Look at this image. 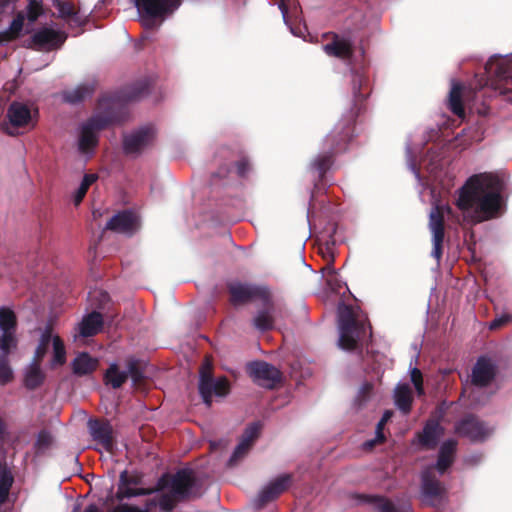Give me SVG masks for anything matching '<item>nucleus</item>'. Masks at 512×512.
Instances as JSON below:
<instances>
[{
    "label": "nucleus",
    "instance_id": "obj_1",
    "mask_svg": "<svg viewBox=\"0 0 512 512\" xmlns=\"http://www.w3.org/2000/svg\"><path fill=\"white\" fill-rule=\"evenodd\" d=\"M501 197L492 175L479 174L470 177L459 190L456 205L465 220L479 223L496 216Z\"/></svg>",
    "mask_w": 512,
    "mask_h": 512
},
{
    "label": "nucleus",
    "instance_id": "obj_2",
    "mask_svg": "<svg viewBox=\"0 0 512 512\" xmlns=\"http://www.w3.org/2000/svg\"><path fill=\"white\" fill-rule=\"evenodd\" d=\"M194 477L190 469H182L173 475H163L157 483V491L149 500L145 510L126 505L115 508L112 512H148L152 506H159L164 512H170L176 501L193 494Z\"/></svg>",
    "mask_w": 512,
    "mask_h": 512
},
{
    "label": "nucleus",
    "instance_id": "obj_3",
    "mask_svg": "<svg viewBox=\"0 0 512 512\" xmlns=\"http://www.w3.org/2000/svg\"><path fill=\"white\" fill-rule=\"evenodd\" d=\"M338 345L343 350H353L357 342L371 335V327L360 316V311L346 304L338 306Z\"/></svg>",
    "mask_w": 512,
    "mask_h": 512
},
{
    "label": "nucleus",
    "instance_id": "obj_4",
    "mask_svg": "<svg viewBox=\"0 0 512 512\" xmlns=\"http://www.w3.org/2000/svg\"><path fill=\"white\" fill-rule=\"evenodd\" d=\"M211 362L206 359L200 370L199 392L206 405H211L213 396L224 397L229 393V384L225 378H211Z\"/></svg>",
    "mask_w": 512,
    "mask_h": 512
},
{
    "label": "nucleus",
    "instance_id": "obj_5",
    "mask_svg": "<svg viewBox=\"0 0 512 512\" xmlns=\"http://www.w3.org/2000/svg\"><path fill=\"white\" fill-rule=\"evenodd\" d=\"M138 11L145 14L143 25H152V18L163 17L174 12L181 4V0H132Z\"/></svg>",
    "mask_w": 512,
    "mask_h": 512
},
{
    "label": "nucleus",
    "instance_id": "obj_6",
    "mask_svg": "<svg viewBox=\"0 0 512 512\" xmlns=\"http://www.w3.org/2000/svg\"><path fill=\"white\" fill-rule=\"evenodd\" d=\"M451 208L447 205H436L429 215V227L432 233V256L439 261L442 256V244L444 240V215L449 214Z\"/></svg>",
    "mask_w": 512,
    "mask_h": 512
},
{
    "label": "nucleus",
    "instance_id": "obj_7",
    "mask_svg": "<svg viewBox=\"0 0 512 512\" xmlns=\"http://www.w3.org/2000/svg\"><path fill=\"white\" fill-rule=\"evenodd\" d=\"M65 41L62 33L52 28H42L36 31L27 44L28 48L50 51L60 47Z\"/></svg>",
    "mask_w": 512,
    "mask_h": 512
},
{
    "label": "nucleus",
    "instance_id": "obj_8",
    "mask_svg": "<svg viewBox=\"0 0 512 512\" xmlns=\"http://www.w3.org/2000/svg\"><path fill=\"white\" fill-rule=\"evenodd\" d=\"M249 374L258 385L272 388L280 380V371L271 364L257 361L248 367Z\"/></svg>",
    "mask_w": 512,
    "mask_h": 512
},
{
    "label": "nucleus",
    "instance_id": "obj_9",
    "mask_svg": "<svg viewBox=\"0 0 512 512\" xmlns=\"http://www.w3.org/2000/svg\"><path fill=\"white\" fill-rule=\"evenodd\" d=\"M155 129L152 126H144L125 136L123 149L127 154H135L147 147L155 138Z\"/></svg>",
    "mask_w": 512,
    "mask_h": 512
},
{
    "label": "nucleus",
    "instance_id": "obj_10",
    "mask_svg": "<svg viewBox=\"0 0 512 512\" xmlns=\"http://www.w3.org/2000/svg\"><path fill=\"white\" fill-rule=\"evenodd\" d=\"M139 227V217L131 211L120 212L113 216L107 223L108 229L125 235H132Z\"/></svg>",
    "mask_w": 512,
    "mask_h": 512
},
{
    "label": "nucleus",
    "instance_id": "obj_11",
    "mask_svg": "<svg viewBox=\"0 0 512 512\" xmlns=\"http://www.w3.org/2000/svg\"><path fill=\"white\" fill-rule=\"evenodd\" d=\"M6 117L13 128L35 126L30 108L21 102H12L7 109Z\"/></svg>",
    "mask_w": 512,
    "mask_h": 512
},
{
    "label": "nucleus",
    "instance_id": "obj_12",
    "mask_svg": "<svg viewBox=\"0 0 512 512\" xmlns=\"http://www.w3.org/2000/svg\"><path fill=\"white\" fill-rule=\"evenodd\" d=\"M290 483L289 475H282L277 479L271 481L266 486L262 488L259 492L258 497L256 499V505L258 507L263 506L268 501H271L278 497L285 489L288 487Z\"/></svg>",
    "mask_w": 512,
    "mask_h": 512
},
{
    "label": "nucleus",
    "instance_id": "obj_13",
    "mask_svg": "<svg viewBox=\"0 0 512 512\" xmlns=\"http://www.w3.org/2000/svg\"><path fill=\"white\" fill-rule=\"evenodd\" d=\"M456 431L458 434L468 437L472 441H482L491 433L490 429L473 418L459 422L456 426Z\"/></svg>",
    "mask_w": 512,
    "mask_h": 512
},
{
    "label": "nucleus",
    "instance_id": "obj_14",
    "mask_svg": "<svg viewBox=\"0 0 512 512\" xmlns=\"http://www.w3.org/2000/svg\"><path fill=\"white\" fill-rule=\"evenodd\" d=\"M495 375V365L490 359L481 357L472 371V384L476 387L486 386Z\"/></svg>",
    "mask_w": 512,
    "mask_h": 512
},
{
    "label": "nucleus",
    "instance_id": "obj_15",
    "mask_svg": "<svg viewBox=\"0 0 512 512\" xmlns=\"http://www.w3.org/2000/svg\"><path fill=\"white\" fill-rule=\"evenodd\" d=\"M444 490L440 483L436 480H431L427 472L422 475V499L423 502L429 505H437L443 498Z\"/></svg>",
    "mask_w": 512,
    "mask_h": 512
},
{
    "label": "nucleus",
    "instance_id": "obj_16",
    "mask_svg": "<svg viewBox=\"0 0 512 512\" xmlns=\"http://www.w3.org/2000/svg\"><path fill=\"white\" fill-rule=\"evenodd\" d=\"M260 431V425L253 423L244 432L241 441L236 446L232 456L229 459V464H234L237 460L243 457L249 450L253 441L257 438Z\"/></svg>",
    "mask_w": 512,
    "mask_h": 512
},
{
    "label": "nucleus",
    "instance_id": "obj_17",
    "mask_svg": "<svg viewBox=\"0 0 512 512\" xmlns=\"http://www.w3.org/2000/svg\"><path fill=\"white\" fill-rule=\"evenodd\" d=\"M95 86L93 84H80L73 89L64 90L61 93L63 102L71 105H77L91 98L94 94Z\"/></svg>",
    "mask_w": 512,
    "mask_h": 512
},
{
    "label": "nucleus",
    "instance_id": "obj_18",
    "mask_svg": "<svg viewBox=\"0 0 512 512\" xmlns=\"http://www.w3.org/2000/svg\"><path fill=\"white\" fill-rule=\"evenodd\" d=\"M96 145V116L91 115L87 123L83 125L80 138L79 150L82 153L90 152Z\"/></svg>",
    "mask_w": 512,
    "mask_h": 512
},
{
    "label": "nucleus",
    "instance_id": "obj_19",
    "mask_svg": "<svg viewBox=\"0 0 512 512\" xmlns=\"http://www.w3.org/2000/svg\"><path fill=\"white\" fill-rule=\"evenodd\" d=\"M323 50L329 56L346 59L352 54V44L348 38L334 35L333 41L324 45Z\"/></svg>",
    "mask_w": 512,
    "mask_h": 512
},
{
    "label": "nucleus",
    "instance_id": "obj_20",
    "mask_svg": "<svg viewBox=\"0 0 512 512\" xmlns=\"http://www.w3.org/2000/svg\"><path fill=\"white\" fill-rule=\"evenodd\" d=\"M413 401L412 390L408 383H398L394 389V403L396 407L407 414L411 410Z\"/></svg>",
    "mask_w": 512,
    "mask_h": 512
},
{
    "label": "nucleus",
    "instance_id": "obj_21",
    "mask_svg": "<svg viewBox=\"0 0 512 512\" xmlns=\"http://www.w3.org/2000/svg\"><path fill=\"white\" fill-rule=\"evenodd\" d=\"M229 290L233 304H239L248 301L257 294V289L255 287L239 282L231 283Z\"/></svg>",
    "mask_w": 512,
    "mask_h": 512
},
{
    "label": "nucleus",
    "instance_id": "obj_22",
    "mask_svg": "<svg viewBox=\"0 0 512 512\" xmlns=\"http://www.w3.org/2000/svg\"><path fill=\"white\" fill-rule=\"evenodd\" d=\"M24 21L25 13L23 11H19L10 23L8 29L0 32V43L16 40L21 34Z\"/></svg>",
    "mask_w": 512,
    "mask_h": 512
},
{
    "label": "nucleus",
    "instance_id": "obj_23",
    "mask_svg": "<svg viewBox=\"0 0 512 512\" xmlns=\"http://www.w3.org/2000/svg\"><path fill=\"white\" fill-rule=\"evenodd\" d=\"M40 365L41 362L32 361L25 373L24 385L29 390L38 388L45 380V374L41 370Z\"/></svg>",
    "mask_w": 512,
    "mask_h": 512
},
{
    "label": "nucleus",
    "instance_id": "obj_24",
    "mask_svg": "<svg viewBox=\"0 0 512 512\" xmlns=\"http://www.w3.org/2000/svg\"><path fill=\"white\" fill-rule=\"evenodd\" d=\"M455 448L456 442L454 440H448L442 444L436 463V469L440 474L444 473V471L451 465Z\"/></svg>",
    "mask_w": 512,
    "mask_h": 512
},
{
    "label": "nucleus",
    "instance_id": "obj_25",
    "mask_svg": "<svg viewBox=\"0 0 512 512\" xmlns=\"http://www.w3.org/2000/svg\"><path fill=\"white\" fill-rule=\"evenodd\" d=\"M443 434V429L436 421H429L423 429L420 442L427 447L436 445L438 439Z\"/></svg>",
    "mask_w": 512,
    "mask_h": 512
},
{
    "label": "nucleus",
    "instance_id": "obj_26",
    "mask_svg": "<svg viewBox=\"0 0 512 512\" xmlns=\"http://www.w3.org/2000/svg\"><path fill=\"white\" fill-rule=\"evenodd\" d=\"M96 368V359L89 356L88 353H80L72 362L74 374L82 376L92 372Z\"/></svg>",
    "mask_w": 512,
    "mask_h": 512
},
{
    "label": "nucleus",
    "instance_id": "obj_27",
    "mask_svg": "<svg viewBox=\"0 0 512 512\" xmlns=\"http://www.w3.org/2000/svg\"><path fill=\"white\" fill-rule=\"evenodd\" d=\"M54 7L57 9L60 18L70 23L80 24L78 11L72 2L55 0Z\"/></svg>",
    "mask_w": 512,
    "mask_h": 512
},
{
    "label": "nucleus",
    "instance_id": "obj_28",
    "mask_svg": "<svg viewBox=\"0 0 512 512\" xmlns=\"http://www.w3.org/2000/svg\"><path fill=\"white\" fill-rule=\"evenodd\" d=\"M276 320V311L268 307L259 311L254 317L253 324L256 329L266 331L272 329Z\"/></svg>",
    "mask_w": 512,
    "mask_h": 512
},
{
    "label": "nucleus",
    "instance_id": "obj_29",
    "mask_svg": "<svg viewBox=\"0 0 512 512\" xmlns=\"http://www.w3.org/2000/svg\"><path fill=\"white\" fill-rule=\"evenodd\" d=\"M94 335H96V309H92L78 325V334L75 335V339Z\"/></svg>",
    "mask_w": 512,
    "mask_h": 512
},
{
    "label": "nucleus",
    "instance_id": "obj_30",
    "mask_svg": "<svg viewBox=\"0 0 512 512\" xmlns=\"http://www.w3.org/2000/svg\"><path fill=\"white\" fill-rule=\"evenodd\" d=\"M52 331H53L52 325L47 324L41 334L39 344L35 350V355H34L33 361L41 362L43 360L44 356L46 355V353L49 349L51 340L53 341Z\"/></svg>",
    "mask_w": 512,
    "mask_h": 512
},
{
    "label": "nucleus",
    "instance_id": "obj_31",
    "mask_svg": "<svg viewBox=\"0 0 512 512\" xmlns=\"http://www.w3.org/2000/svg\"><path fill=\"white\" fill-rule=\"evenodd\" d=\"M449 107L451 111L462 116L464 114V108L462 105V87L458 82H453L449 93Z\"/></svg>",
    "mask_w": 512,
    "mask_h": 512
},
{
    "label": "nucleus",
    "instance_id": "obj_32",
    "mask_svg": "<svg viewBox=\"0 0 512 512\" xmlns=\"http://www.w3.org/2000/svg\"><path fill=\"white\" fill-rule=\"evenodd\" d=\"M17 329V317L14 311L8 307L0 308V330L16 331Z\"/></svg>",
    "mask_w": 512,
    "mask_h": 512
},
{
    "label": "nucleus",
    "instance_id": "obj_33",
    "mask_svg": "<svg viewBox=\"0 0 512 512\" xmlns=\"http://www.w3.org/2000/svg\"><path fill=\"white\" fill-rule=\"evenodd\" d=\"M126 380V373L119 371L117 365L113 363L107 370L104 381L106 385H110L113 388H118Z\"/></svg>",
    "mask_w": 512,
    "mask_h": 512
},
{
    "label": "nucleus",
    "instance_id": "obj_34",
    "mask_svg": "<svg viewBox=\"0 0 512 512\" xmlns=\"http://www.w3.org/2000/svg\"><path fill=\"white\" fill-rule=\"evenodd\" d=\"M391 416H392L391 411H385L383 413L382 418L380 419V421L378 422V424L376 426L375 439L366 441L363 444V447L365 449H371L376 443H380L384 440L383 429H384L385 424L390 420Z\"/></svg>",
    "mask_w": 512,
    "mask_h": 512
},
{
    "label": "nucleus",
    "instance_id": "obj_35",
    "mask_svg": "<svg viewBox=\"0 0 512 512\" xmlns=\"http://www.w3.org/2000/svg\"><path fill=\"white\" fill-rule=\"evenodd\" d=\"M14 482L12 474L4 469L0 476V505L6 502L9 496V491Z\"/></svg>",
    "mask_w": 512,
    "mask_h": 512
},
{
    "label": "nucleus",
    "instance_id": "obj_36",
    "mask_svg": "<svg viewBox=\"0 0 512 512\" xmlns=\"http://www.w3.org/2000/svg\"><path fill=\"white\" fill-rule=\"evenodd\" d=\"M18 340L16 338V331L2 332L0 336V350L2 355L8 356L11 349L17 347Z\"/></svg>",
    "mask_w": 512,
    "mask_h": 512
},
{
    "label": "nucleus",
    "instance_id": "obj_37",
    "mask_svg": "<svg viewBox=\"0 0 512 512\" xmlns=\"http://www.w3.org/2000/svg\"><path fill=\"white\" fill-rule=\"evenodd\" d=\"M66 362V351L63 341L59 336L53 337V364L63 365Z\"/></svg>",
    "mask_w": 512,
    "mask_h": 512
},
{
    "label": "nucleus",
    "instance_id": "obj_38",
    "mask_svg": "<svg viewBox=\"0 0 512 512\" xmlns=\"http://www.w3.org/2000/svg\"><path fill=\"white\" fill-rule=\"evenodd\" d=\"M96 181V174H87L84 176L78 190L74 195V204L78 206L85 197L90 185Z\"/></svg>",
    "mask_w": 512,
    "mask_h": 512
},
{
    "label": "nucleus",
    "instance_id": "obj_39",
    "mask_svg": "<svg viewBox=\"0 0 512 512\" xmlns=\"http://www.w3.org/2000/svg\"><path fill=\"white\" fill-rule=\"evenodd\" d=\"M43 14V2L41 1H29L26 7L25 18L29 22H35Z\"/></svg>",
    "mask_w": 512,
    "mask_h": 512
},
{
    "label": "nucleus",
    "instance_id": "obj_40",
    "mask_svg": "<svg viewBox=\"0 0 512 512\" xmlns=\"http://www.w3.org/2000/svg\"><path fill=\"white\" fill-rule=\"evenodd\" d=\"M98 444H102L106 450H110L112 447L111 441V428L106 424H100L98 422Z\"/></svg>",
    "mask_w": 512,
    "mask_h": 512
},
{
    "label": "nucleus",
    "instance_id": "obj_41",
    "mask_svg": "<svg viewBox=\"0 0 512 512\" xmlns=\"http://www.w3.org/2000/svg\"><path fill=\"white\" fill-rule=\"evenodd\" d=\"M13 379V371L9 365L8 356L0 355V383L7 384Z\"/></svg>",
    "mask_w": 512,
    "mask_h": 512
},
{
    "label": "nucleus",
    "instance_id": "obj_42",
    "mask_svg": "<svg viewBox=\"0 0 512 512\" xmlns=\"http://www.w3.org/2000/svg\"><path fill=\"white\" fill-rule=\"evenodd\" d=\"M410 378L411 382L413 383L416 392L419 396H422L424 394V388H423V378L421 371L414 367L410 369Z\"/></svg>",
    "mask_w": 512,
    "mask_h": 512
},
{
    "label": "nucleus",
    "instance_id": "obj_43",
    "mask_svg": "<svg viewBox=\"0 0 512 512\" xmlns=\"http://www.w3.org/2000/svg\"><path fill=\"white\" fill-rule=\"evenodd\" d=\"M146 491L144 489H138V488H131L127 484H122L119 487L118 496L123 498H130L138 495L145 494Z\"/></svg>",
    "mask_w": 512,
    "mask_h": 512
},
{
    "label": "nucleus",
    "instance_id": "obj_44",
    "mask_svg": "<svg viewBox=\"0 0 512 512\" xmlns=\"http://www.w3.org/2000/svg\"><path fill=\"white\" fill-rule=\"evenodd\" d=\"M52 436L49 432L42 430L37 437L36 446L38 450H45L52 444Z\"/></svg>",
    "mask_w": 512,
    "mask_h": 512
},
{
    "label": "nucleus",
    "instance_id": "obj_45",
    "mask_svg": "<svg viewBox=\"0 0 512 512\" xmlns=\"http://www.w3.org/2000/svg\"><path fill=\"white\" fill-rule=\"evenodd\" d=\"M511 321V316L508 315V314H501L499 316H497L490 324H489V328L490 329H497L503 325H505L506 323L510 322Z\"/></svg>",
    "mask_w": 512,
    "mask_h": 512
},
{
    "label": "nucleus",
    "instance_id": "obj_46",
    "mask_svg": "<svg viewBox=\"0 0 512 512\" xmlns=\"http://www.w3.org/2000/svg\"><path fill=\"white\" fill-rule=\"evenodd\" d=\"M147 88V84L141 83L137 87L133 88V90L128 93L127 97L131 100L138 99L146 93Z\"/></svg>",
    "mask_w": 512,
    "mask_h": 512
},
{
    "label": "nucleus",
    "instance_id": "obj_47",
    "mask_svg": "<svg viewBox=\"0 0 512 512\" xmlns=\"http://www.w3.org/2000/svg\"><path fill=\"white\" fill-rule=\"evenodd\" d=\"M378 509L380 512H397L394 504L391 501L385 499L380 500Z\"/></svg>",
    "mask_w": 512,
    "mask_h": 512
},
{
    "label": "nucleus",
    "instance_id": "obj_48",
    "mask_svg": "<svg viewBox=\"0 0 512 512\" xmlns=\"http://www.w3.org/2000/svg\"><path fill=\"white\" fill-rule=\"evenodd\" d=\"M328 163H329L328 157H324L323 159H316L313 162V167L316 170H318L320 173H323L327 169Z\"/></svg>",
    "mask_w": 512,
    "mask_h": 512
},
{
    "label": "nucleus",
    "instance_id": "obj_49",
    "mask_svg": "<svg viewBox=\"0 0 512 512\" xmlns=\"http://www.w3.org/2000/svg\"><path fill=\"white\" fill-rule=\"evenodd\" d=\"M102 100L98 99V111L100 110V108L102 107ZM111 122V120H104L102 119V117H100V115L98 114V124H97V127H98V130L107 126L109 123Z\"/></svg>",
    "mask_w": 512,
    "mask_h": 512
},
{
    "label": "nucleus",
    "instance_id": "obj_50",
    "mask_svg": "<svg viewBox=\"0 0 512 512\" xmlns=\"http://www.w3.org/2000/svg\"><path fill=\"white\" fill-rule=\"evenodd\" d=\"M89 433L93 440H96V418H90L88 421Z\"/></svg>",
    "mask_w": 512,
    "mask_h": 512
},
{
    "label": "nucleus",
    "instance_id": "obj_51",
    "mask_svg": "<svg viewBox=\"0 0 512 512\" xmlns=\"http://www.w3.org/2000/svg\"><path fill=\"white\" fill-rule=\"evenodd\" d=\"M237 171L240 176H244L248 171V163L246 161H240L237 165Z\"/></svg>",
    "mask_w": 512,
    "mask_h": 512
},
{
    "label": "nucleus",
    "instance_id": "obj_52",
    "mask_svg": "<svg viewBox=\"0 0 512 512\" xmlns=\"http://www.w3.org/2000/svg\"><path fill=\"white\" fill-rule=\"evenodd\" d=\"M109 301V296L106 292H98V305L102 302L106 303Z\"/></svg>",
    "mask_w": 512,
    "mask_h": 512
},
{
    "label": "nucleus",
    "instance_id": "obj_53",
    "mask_svg": "<svg viewBox=\"0 0 512 512\" xmlns=\"http://www.w3.org/2000/svg\"><path fill=\"white\" fill-rule=\"evenodd\" d=\"M279 9L281 10L282 12V15H283V19L284 21L286 22V14H287V7L284 3V0H281L280 3H279Z\"/></svg>",
    "mask_w": 512,
    "mask_h": 512
},
{
    "label": "nucleus",
    "instance_id": "obj_54",
    "mask_svg": "<svg viewBox=\"0 0 512 512\" xmlns=\"http://www.w3.org/2000/svg\"><path fill=\"white\" fill-rule=\"evenodd\" d=\"M97 323H98V332H100L102 330L103 325H104V320H103V316L99 312H98Z\"/></svg>",
    "mask_w": 512,
    "mask_h": 512
},
{
    "label": "nucleus",
    "instance_id": "obj_55",
    "mask_svg": "<svg viewBox=\"0 0 512 512\" xmlns=\"http://www.w3.org/2000/svg\"><path fill=\"white\" fill-rule=\"evenodd\" d=\"M89 255L92 260L96 258V247L91 245L89 248Z\"/></svg>",
    "mask_w": 512,
    "mask_h": 512
},
{
    "label": "nucleus",
    "instance_id": "obj_56",
    "mask_svg": "<svg viewBox=\"0 0 512 512\" xmlns=\"http://www.w3.org/2000/svg\"><path fill=\"white\" fill-rule=\"evenodd\" d=\"M84 512H96V503H90Z\"/></svg>",
    "mask_w": 512,
    "mask_h": 512
},
{
    "label": "nucleus",
    "instance_id": "obj_57",
    "mask_svg": "<svg viewBox=\"0 0 512 512\" xmlns=\"http://www.w3.org/2000/svg\"><path fill=\"white\" fill-rule=\"evenodd\" d=\"M371 388H372V387H371V385H369V384H365V385L362 387V389H361L360 393H361V394H363V395H364V394H368V393L370 392Z\"/></svg>",
    "mask_w": 512,
    "mask_h": 512
},
{
    "label": "nucleus",
    "instance_id": "obj_58",
    "mask_svg": "<svg viewBox=\"0 0 512 512\" xmlns=\"http://www.w3.org/2000/svg\"><path fill=\"white\" fill-rule=\"evenodd\" d=\"M4 432H5V423H4L3 419L0 417V438L3 437Z\"/></svg>",
    "mask_w": 512,
    "mask_h": 512
},
{
    "label": "nucleus",
    "instance_id": "obj_59",
    "mask_svg": "<svg viewBox=\"0 0 512 512\" xmlns=\"http://www.w3.org/2000/svg\"><path fill=\"white\" fill-rule=\"evenodd\" d=\"M409 166H410L411 170L413 171V173L415 174V176L419 179L420 178L419 172L416 170L415 164L412 161H410Z\"/></svg>",
    "mask_w": 512,
    "mask_h": 512
},
{
    "label": "nucleus",
    "instance_id": "obj_60",
    "mask_svg": "<svg viewBox=\"0 0 512 512\" xmlns=\"http://www.w3.org/2000/svg\"><path fill=\"white\" fill-rule=\"evenodd\" d=\"M335 140V135H334V132L330 133L329 135H327L326 137V142H334Z\"/></svg>",
    "mask_w": 512,
    "mask_h": 512
},
{
    "label": "nucleus",
    "instance_id": "obj_61",
    "mask_svg": "<svg viewBox=\"0 0 512 512\" xmlns=\"http://www.w3.org/2000/svg\"><path fill=\"white\" fill-rule=\"evenodd\" d=\"M15 1H16V0H0V5H1L2 7H5V6H7L8 4L13 3V2H15Z\"/></svg>",
    "mask_w": 512,
    "mask_h": 512
},
{
    "label": "nucleus",
    "instance_id": "obj_62",
    "mask_svg": "<svg viewBox=\"0 0 512 512\" xmlns=\"http://www.w3.org/2000/svg\"><path fill=\"white\" fill-rule=\"evenodd\" d=\"M401 512H412L411 507L409 505H405L402 507Z\"/></svg>",
    "mask_w": 512,
    "mask_h": 512
},
{
    "label": "nucleus",
    "instance_id": "obj_63",
    "mask_svg": "<svg viewBox=\"0 0 512 512\" xmlns=\"http://www.w3.org/2000/svg\"><path fill=\"white\" fill-rule=\"evenodd\" d=\"M79 509H80L79 505H76V506L74 507V509H73V512H78V511H79Z\"/></svg>",
    "mask_w": 512,
    "mask_h": 512
},
{
    "label": "nucleus",
    "instance_id": "obj_64",
    "mask_svg": "<svg viewBox=\"0 0 512 512\" xmlns=\"http://www.w3.org/2000/svg\"><path fill=\"white\" fill-rule=\"evenodd\" d=\"M91 214H92L93 218H95L96 217V210L92 209Z\"/></svg>",
    "mask_w": 512,
    "mask_h": 512
}]
</instances>
